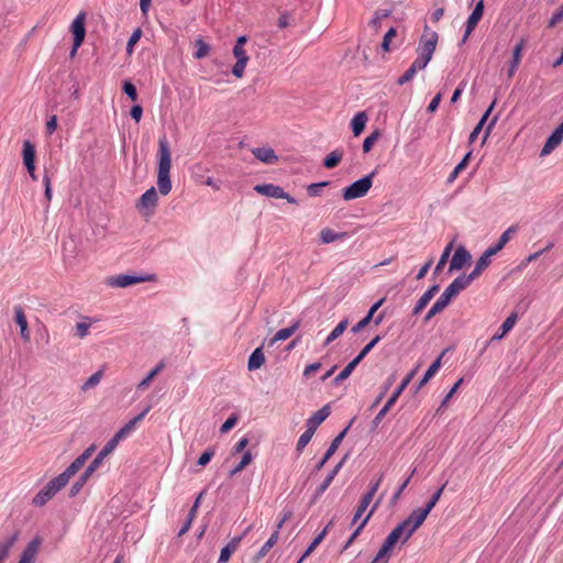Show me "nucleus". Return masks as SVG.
Instances as JSON below:
<instances>
[{
    "mask_svg": "<svg viewBox=\"0 0 563 563\" xmlns=\"http://www.w3.org/2000/svg\"><path fill=\"white\" fill-rule=\"evenodd\" d=\"M375 174L376 170H373L368 175L363 176L345 187L342 190V198L347 201L364 197L373 185V177Z\"/></svg>",
    "mask_w": 563,
    "mask_h": 563,
    "instance_id": "20e7f679",
    "label": "nucleus"
},
{
    "mask_svg": "<svg viewBox=\"0 0 563 563\" xmlns=\"http://www.w3.org/2000/svg\"><path fill=\"white\" fill-rule=\"evenodd\" d=\"M411 523L406 518L404 521H401L399 525L396 526V528H400V531L404 536L402 543L407 542V540L413 534L415 531H411L410 529Z\"/></svg>",
    "mask_w": 563,
    "mask_h": 563,
    "instance_id": "052dcab7",
    "label": "nucleus"
},
{
    "mask_svg": "<svg viewBox=\"0 0 563 563\" xmlns=\"http://www.w3.org/2000/svg\"><path fill=\"white\" fill-rule=\"evenodd\" d=\"M391 14V10L389 9H378L374 12V15L369 22L372 26L375 29L380 26L382 20L388 18Z\"/></svg>",
    "mask_w": 563,
    "mask_h": 563,
    "instance_id": "8fccbe9b",
    "label": "nucleus"
},
{
    "mask_svg": "<svg viewBox=\"0 0 563 563\" xmlns=\"http://www.w3.org/2000/svg\"><path fill=\"white\" fill-rule=\"evenodd\" d=\"M397 34V30L391 26L389 27V30L385 33L384 37H383V42H382V49L384 52H388L390 49L389 45H390V41L393 37H395Z\"/></svg>",
    "mask_w": 563,
    "mask_h": 563,
    "instance_id": "680f3d73",
    "label": "nucleus"
},
{
    "mask_svg": "<svg viewBox=\"0 0 563 563\" xmlns=\"http://www.w3.org/2000/svg\"><path fill=\"white\" fill-rule=\"evenodd\" d=\"M442 355H443V353L439 357H437L432 362V364L428 367L423 377L421 378V380L419 382V384L416 387L417 390L420 389L424 384H427L439 371V368L441 367Z\"/></svg>",
    "mask_w": 563,
    "mask_h": 563,
    "instance_id": "c9c22d12",
    "label": "nucleus"
},
{
    "mask_svg": "<svg viewBox=\"0 0 563 563\" xmlns=\"http://www.w3.org/2000/svg\"><path fill=\"white\" fill-rule=\"evenodd\" d=\"M165 363L158 362L157 365L137 384V389L143 390L148 387L151 382L163 371Z\"/></svg>",
    "mask_w": 563,
    "mask_h": 563,
    "instance_id": "58836bf2",
    "label": "nucleus"
},
{
    "mask_svg": "<svg viewBox=\"0 0 563 563\" xmlns=\"http://www.w3.org/2000/svg\"><path fill=\"white\" fill-rule=\"evenodd\" d=\"M157 191L154 187H151L144 194H142L136 203V208L140 212H142L144 209L153 210L157 205Z\"/></svg>",
    "mask_w": 563,
    "mask_h": 563,
    "instance_id": "a211bd4d",
    "label": "nucleus"
},
{
    "mask_svg": "<svg viewBox=\"0 0 563 563\" xmlns=\"http://www.w3.org/2000/svg\"><path fill=\"white\" fill-rule=\"evenodd\" d=\"M368 120L367 114L362 111L357 112L351 120V129L355 136H358L365 129L366 122Z\"/></svg>",
    "mask_w": 563,
    "mask_h": 563,
    "instance_id": "f704fd0d",
    "label": "nucleus"
},
{
    "mask_svg": "<svg viewBox=\"0 0 563 563\" xmlns=\"http://www.w3.org/2000/svg\"><path fill=\"white\" fill-rule=\"evenodd\" d=\"M101 377H102V372L101 371H98L96 373H93L82 385V389L84 390H87V389H90L95 386H97L100 380H101Z\"/></svg>",
    "mask_w": 563,
    "mask_h": 563,
    "instance_id": "bf43d9fd",
    "label": "nucleus"
},
{
    "mask_svg": "<svg viewBox=\"0 0 563 563\" xmlns=\"http://www.w3.org/2000/svg\"><path fill=\"white\" fill-rule=\"evenodd\" d=\"M523 46H525V40H520L515 46H514V49H512V59L510 62V65H509V69H508V77L511 78L519 64H520V59H521V53H522V49H523Z\"/></svg>",
    "mask_w": 563,
    "mask_h": 563,
    "instance_id": "c85d7f7f",
    "label": "nucleus"
},
{
    "mask_svg": "<svg viewBox=\"0 0 563 563\" xmlns=\"http://www.w3.org/2000/svg\"><path fill=\"white\" fill-rule=\"evenodd\" d=\"M430 512H428L424 508H417L413 509L410 515L407 517V519L411 523V531H416L426 520Z\"/></svg>",
    "mask_w": 563,
    "mask_h": 563,
    "instance_id": "c756f323",
    "label": "nucleus"
},
{
    "mask_svg": "<svg viewBox=\"0 0 563 563\" xmlns=\"http://www.w3.org/2000/svg\"><path fill=\"white\" fill-rule=\"evenodd\" d=\"M452 247H453V242H450L443 250L441 256H440V260L434 268V272L433 274L437 275L439 274L442 268L444 267V265L446 264L448 260H449V256L451 254V251H452Z\"/></svg>",
    "mask_w": 563,
    "mask_h": 563,
    "instance_id": "09e8293b",
    "label": "nucleus"
},
{
    "mask_svg": "<svg viewBox=\"0 0 563 563\" xmlns=\"http://www.w3.org/2000/svg\"><path fill=\"white\" fill-rule=\"evenodd\" d=\"M484 9H485V4H484V0H479L473 11L471 12V14L468 15L467 20H466V23H465V30H466V36H470L472 34V32L475 30V27L477 26L478 22L481 21L483 14H484Z\"/></svg>",
    "mask_w": 563,
    "mask_h": 563,
    "instance_id": "2eb2a0df",
    "label": "nucleus"
},
{
    "mask_svg": "<svg viewBox=\"0 0 563 563\" xmlns=\"http://www.w3.org/2000/svg\"><path fill=\"white\" fill-rule=\"evenodd\" d=\"M347 323H349L347 319L341 320L336 324V327L331 331V333L328 335V338L325 339L324 345H329L334 340H336L340 335H342L343 332L345 331L346 327H347Z\"/></svg>",
    "mask_w": 563,
    "mask_h": 563,
    "instance_id": "37998d69",
    "label": "nucleus"
},
{
    "mask_svg": "<svg viewBox=\"0 0 563 563\" xmlns=\"http://www.w3.org/2000/svg\"><path fill=\"white\" fill-rule=\"evenodd\" d=\"M154 279V275H130L120 274L109 279L108 285L111 287L125 288L143 282H151Z\"/></svg>",
    "mask_w": 563,
    "mask_h": 563,
    "instance_id": "6e6552de",
    "label": "nucleus"
},
{
    "mask_svg": "<svg viewBox=\"0 0 563 563\" xmlns=\"http://www.w3.org/2000/svg\"><path fill=\"white\" fill-rule=\"evenodd\" d=\"M378 503L379 500H377L375 503V505L373 506V508L369 510V512L364 517V519L362 520V522L357 526V528L354 530V532L350 536V538L346 540V542L344 543L343 548H342V551H345L347 550L351 544L354 542V540L357 538V536L360 534V532L363 530V528L366 526V523L368 522V520L371 519L372 515L374 514L375 509L377 508L378 506Z\"/></svg>",
    "mask_w": 563,
    "mask_h": 563,
    "instance_id": "473e14b6",
    "label": "nucleus"
},
{
    "mask_svg": "<svg viewBox=\"0 0 563 563\" xmlns=\"http://www.w3.org/2000/svg\"><path fill=\"white\" fill-rule=\"evenodd\" d=\"M563 21V3L559 7V9L552 14L548 22V27L552 29L556 26L560 22Z\"/></svg>",
    "mask_w": 563,
    "mask_h": 563,
    "instance_id": "0e129e2a",
    "label": "nucleus"
},
{
    "mask_svg": "<svg viewBox=\"0 0 563 563\" xmlns=\"http://www.w3.org/2000/svg\"><path fill=\"white\" fill-rule=\"evenodd\" d=\"M354 368L347 364L333 379L334 385L341 384L344 379L350 377V375L353 373Z\"/></svg>",
    "mask_w": 563,
    "mask_h": 563,
    "instance_id": "338daca9",
    "label": "nucleus"
},
{
    "mask_svg": "<svg viewBox=\"0 0 563 563\" xmlns=\"http://www.w3.org/2000/svg\"><path fill=\"white\" fill-rule=\"evenodd\" d=\"M418 368H413L412 371H410L406 376L405 378L402 379V382L400 383V385L394 390L393 395L388 398V400L386 401V404L382 407V409L378 411V413L376 415V417L373 419L372 421V426L373 428H377L378 424L382 422V420L384 419V417L386 416V413L389 411V409L396 404V401L398 400V398L400 397V395L402 394V391L406 389V387L410 384V382L412 380V378L415 377L416 373H417Z\"/></svg>",
    "mask_w": 563,
    "mask_h": 563,
    "instance_id": "39448f33",
    "label": "nucleus"
},
{
    "mask_svg": "<svg viewBox=\"0 0 563 563\" xmlns=\"http://www.w3.org/2000/svg\"><path fill=\"white\" fill-rule=\"evenodd\" d=\"M472 156V151L467 152L462 161L454 167V169L451 172V174L448 177V183H453L459 174L465 169V167L468 165V162Z\"/></svg>",
    "mask_w": 563,
    "mask_h": 563,
    "instance_id": "79ce46f5",
    "label": "nucleus"
},
{
    "mask_svg": "<svg viewBox=\"0 0 563 563\" xmlns=\"http://www.w3.org/2000/svg\"><path fill=\"white\" fill-rule=\"evenodd\" d=\"M385 301V298L379 299L376 301L367 311L364 318H362L353 328L352 332L354 334L358 333L362 329H364L374 318L375 312L379 309V307Z\"/></svg>",
    "mask_w": 563,
    "mask_h": 563,
    "instance_id": "a878e982",
    "label": "nucleus"
},
{
    "mask_svg": "<svg viewBox=\"0 0 563 563\" xmlns=\"http://www.w3.org/2000/svg\"><path fill=\"white\" fill-rule=\"evenodd\" d=\"M379 136H380L379 130H375L368 136H366L365 140L363 141V145H362L363 152L368 153Z\"/></svg>",
    "mask_w": 563,
    "mask_h": 563,
    "instance_id": "603ef678",
    "label": "nucleus"
},
{
    "mask_svg": "<svg viewBox=\"0 0 563 563\" xmlns=\"http://www.w3.org/2000/svg\"><path fill=\"white\" fill-rule=\"evenodd\" d=\"M122 91L132 100L137 99V90L133 82L125 80L122 85Z\"/></svg>",
    "mask_w": 563,
    "mask_h": 563,
    "instance_id": "4d7b16f0",
    "label": "nucleus"
},
{
    "mask_svg": "<svg viewBox=\"0 0 563 563\" xmlns=\"http://www.w3.org/2000/svg\"><path fill=\"white\" fill-rule=\"evenodd\" d=\"M252 154L258 161L265 164H275L278 161V156L275 154L272 147H256L252 150Z\"/></svg>",
    "mask_w": 563,
    "mask_h": 563,
    "instance_id": "393cba45",
    "label": "nucleus"
},
{
    "mask_svg": "<svg viewBox=\"0 0 563 563\" xmlns=\"http://www.w3.org/2000/svg\"><path fill=\"white\" fill-rule=\"evenodd\" d=\"M22 154L27 173L35 178V147L30 141H24Z\"/></svg>",
    "mask_w": 563,
    "mask_h": 563,
    "instance_id": "dca6fc26",
    "label": "nucleus"
},
{
    "mask_svg": "<svg viewBox=\"0 0 563 563\" xmlns=\"http://www.w3.org/2000/svg\"><path fill=\"white\" fill-rule=\"evenodd\" d=\"M432 298L424 292L419 300L416 302L413 309H412V316H418L430 302Z\"/></svg>",
    "mask_w": 563,
    "mask_h": 563,
    "instance_id": "13d9d810",
    "label": "nucleus"
},
{
    "mask_svg": "<svg viewBox=\"0 0 563 563\" xmlns=\"http://www.w3.org/2000/svg\"><path fill=\"white\" fill-rule=\"evenodd\" d=\"M464 289L466 288L461 286V283L454 278L453 282L444 289L441 296L432 305V307L428 310L424 316V322L430 321L435 314L444 310L449 306L452 298H454Z\"/></svg>",
    "mask_w": 563,
    "mask_h": 563,
    "instance_id": "7ed1b4c3",
    "label": "nucleus"
},
{
    "mask_svg": "<svg viewBox=\"0 0 563 563\" xmlns=\"http://www.w3.org/2000/svg\"><path fill=\"white\" fill-rule=\"evenodd\" d=\"M196 46H197V51L195 53V57L197 59H201L208 55V53L210 51V46L202 38H198L196 41Z\"/></svg>",
    "mask_w": 563,
    "mask_h": 563,
    "instance_id": "864d4df0",
    "label": "nucleus"
},
{
    "mask_svg": "<svg viewBox=\"0 0 563 563\" xmlns=\"http://www.w3.org/2000/svg\"><path fill=\"white\" fill-rule=\"evenodd\" d=\"M563 140V121L559 124V126L550 134L547 139L542 150L541 155L550 154Z\"/></svg>",
    "mask_w": 563,
    "mask_h": 563,
    "instance_id": "f3484780",
    "label": "nucleus"
},
{
    "mask_svg": "<svg viewBox=\"0 0 563 563\" xmlns=\"http://www.w3.org/2000/svg\"><path fill=\"white\" fill-rule=\"evenodd\" d=\"M347 232H335L329 228L322 229L319 233L320 241L323 244H329L338 240H344L347 238Z\"/></svg>",
    "mask_w": 563,
    "mask_h": 563,
    "instance_id": "72a5a7b5",
    "label": "nucleus"
},
{
    "mask_svg": "<svg viewBox=\"0 0 563 563\" xmlns=\"http://www.w3.org/2000/svg\"><path fill=\"white\" fill-rule=\"evenodd\" d=\"M251 531V527H247L245 531L238 537H233L227 545L221 549L218 563H227L230 560L232 553L239 548L243 538Z\"/></svg>",
    "mask_w": 563,
    "mask_h": 563,
    "instance_id": "f8f14e48",
    "label": "nucleus"
},
{
    "mask_svg": "<svg viewBox=\"0 0 563 563\" xmlns=\"http://www.w3.org/2000/svg\"><path fill=\"white\" fill-rule=\"evenodd\" d=\"M142 36V30L140 27L135 29L132 34L130 35L128 43H126V54L132 55L134 52L135 44L140 41Z\"/></svg>",
    "mask_w": 563,
    "mask_h": 563,
    "instance_id": "3c124183",
    "label": "nucleus"
},
{
    "mask_svg": "<svg viewBox=\"0 0 563 563\" xmlns=\"http://www.w3.org/2000/svg\"><path fill=\"white\" fill-rule=\"evenodd\" d=\"M95 445L87 448L79 456H77L70 465L58 476L67 484L69 479L85 465L87 460L92 455Z\"/></svg>",
    "mask_w": 563,
    "mask_h": 563,
    "instance_id": "1a4fd4ad",
    "label": "nucleus"
},
{
    "mask_svg": "<svg viewBox=\"0 0 563 563\" xmlns=\"http://www.w3.org/2000/svg\"><path fill=\"white\" fill-rule=\"evenodd\" d=\"M517 232V225H510L498 239V241L486 249V252L489 255H495L499 251H501L505 245L508 243V241L511 239V235Z\"/></svg>",
    "mask_w": 563,
    "mask_h": 563,
    "instance_id": "5701e85b",
    "label": "nucleus"
},
{
    "mask_svg": "<svg viewBox=\"0 0 563 563\" xmlns=\"http://www.w3.org/2000/svg\"><path fill=\"white\" fill-rule=\"evenodd\" d=\"M100 466L96 461L88 465V467L84 471V473L79 476V478L71 485L69 489V496L75 497L82 489L88 478L93 474V472Z\"/></svg>",
    "mask_w": 563,
    "mask_h": 563,
    "instance_id": "4468645a",
    "label": "nucleus"
},
{
    "mask_svg": "<svg viewBox=\"0 0 563 563\" xmlns=\"http://www.w3.org/2000/svg\"><path fill=\"white\" fill-rule=\"evenodd\" d=\"M517 313H510L506 320L501 323L497 333H495L492 338L493 341L501 340L516 324Z\"/></svg>",
    "mask_w": 563,
    "mask_h": 563,
    "instance_id": "2f4dec72",
    "label": "nucleus"
},
{
    "mask_svg": "<svg viewBox=\"0 0 563 563\" xmlns=\"http://www.w3.org/2000/svg\"><path fill=\"white\" fill-rule=\"evenodd\" d=\"M396 377L395 375H390L386 380L385 383L380 386V391L379 394L377 395V397L375 398V400L373 401L372 406H371V409L377 407L380 401L383 400V398L385 397V395L387 394V391L389 390V388L393 386L394 382H395Z\"/></svg>",
    "mask_w": 563,
    "mask_h": 563,
    "instance_id": "c03bdc74",
    "label": "nucleus"
},
{
    "mask_svg": "<svg viewBox=\"0 0 563 563\" xmlns=\"http://www.w3.org/2000/svg\"><path fill=\"white\" fill-rule=\"evenodd\" d=\"M490 257L486 251L481 255V257L476 261L474 269L468 275H460L456 279L461 283V286L465 288L476 279L490 264Z\"/></svg>",
    "mask_w": 563,
    "mask_h": 563,
    "instance_id": "0eeeda50",
    "label": "nucleus"
},
{
    "mask_svg": "<svg viewBox=\"0 0 563 563\" xmlns=\"http://www.w3.org/2000/svg\"><path fill=\"white\" fill-rule=\"evenodd\" d=\"M343 157V152L339 150H334L323 159V166L328 169L334 168L338 166L340 161Z\"/></svg>",
    "mask_w": 563,
    "mask_h": 563,
    "instance_id": "a18cd8bd",
    "label": "nucleus"
},
{
    "mask_svg": "<svg viewBox=\"0 0 563 563\" xmlns=\"http://www.w3.org/2000/svg\"><path fill=\"white\" fill-rule=\"evenodd\" d=\"M330 181H320V183H313L310 184L307 187V192L310 197H318L321 194V188L329 186Z\"/></svg>",
    "mask_w": 563,
    "mask_h": 563,
    "instance_id": "5fc2aeb1",
    "label": "nucleus"
},
{
    "mask_svg": "<svg viewBox=\"0 0 563 563\" xmlns=\"http://www.w3.org/2000/svg\"><path fill=\"white\" fill-rule=\"evenodd\" d=\"M172 158L169 144L166 136L158 141V167H157V187L161 195L166 196L172 190L170 172Z\"/></svg>",
    "mask_w": 563,
    "mask_h": 563,
    "instance_id": "f257e3e1",
    "label": "nucleus"
},
{
    "mask_svg": "<svg viewBox=\"0 0 563 563\" xmlns=\"http://www.w3.org/2000/svg\"><path fill=\"white\" fill-rule=\"evenodd\" d=\"M446 486V483L443 484L437 492H434L431 496V498L429 499V501L426 504V506L423 507L424 509L428 510V512H430L433 507L437 505V503L439 501V499L441 498V495L444 490Z\"/></svg>",
    "mask_w": 563,
    "mask_h": 563,
    "instance_id": "6e6d98bb",
    "label": "nucleus"
},
{
    "mask_svg": "<svg viewBox=\"0 0 563 563\" xmlns=\"http://www.w3.org/2000/svg\"><path fill=\"white\" fill-rule=\"evenodd\" d=\"M254 190L263 196L280 199L284 195V188L274 184H261L254 187Z\"/></svg>",
    "mask_w": 563,
    "mask_h": 563,
    "instance_id": "b1692460",
    "label": "nucleus"
},
{
    "mask_svg": "<svg viewBox=\"0 0 563 563\" xmlns=\"http://www.w3.org/2000/svg\"><path fill=\"white\" fill-rule=\"evenodd\" d=\"M438 38V33L430 30L428 25H424L423 33L417 47L418 56L410 65V68H413L416 73L428 66L435 51Z\"/></svg>",
    "mask_w": 563,
    "mask_h": 563,
    "instance_id": "f03ea898",
    "label": "nucleus"
},
{
    "mask_svg": "<svg viewBox=\"0 0 563 563\" xmlns=\"http://www.w3.org/2000/svg\"><path fill=\"white\" fill-rule=\"evenodd\" d=\"M252 460H253V456H252L251 452L250 451L244 452L240 463L229 472V476L233 477L238 473L242 472L252 462Z\"/></svg>",
    "mask_w": 563,
    "mask_h": 563,
    "instance_id": "49530a36",
    "label": "nucleus"
},
{
    "mask_svg": "<svg viewBox=\"0 0 563 563\" xmlns=\"http://www.w3.org/2000/svg\"><path fill=\"white\" fill-rule=\"evenodd\" d=\"M67 484L62 477L52 478L33 498L32 504L42 507L47 504Z\"/></svg>",
    "mask_w": 563,
    "mask_h": 563,
    "instance_id": "423d86ee",
    "label": "nucleus"
},
{
    "mask_svg": "<svg viewBox=\"0 0 563 563\" xmlns=\"http://www.w3.org/2000/svg\"><path fill=\"white\" fill-rule=\"evenodd\" d=\"M41 540L38 538L32 539L23 550L21 558L22 560L33 563L38 552Z\"/></svg>",
    "mask_w": 563,
    "mask_h": 563,
    "instance_id": "7c9ffc66",
    "label": "nucleus"
},
{
    "mask_svg": "<svg viewBox=\"0 0 563 563\" xmlns=\"http://www.w3.org/2000/svg\"><path fill=\"white\" fill-rule=\"evenodd\" d=\"M238 423V416L235 413H232L221 426L220 431L222 433L229 432L231 429L235 427Z\"/></svg>",
    "mask_w": 563,
    "mask_h": 563,
    "instance_id": "774afa93",
    "label": "nucleus"
},
{
    "mask_svg": "<svg viewBox=\"0 0 563 563\" xmlns=\"http://www.w3.org/2000/svg\"><path fill=\"white\" fill-rule=\"evenodd\" d=\"M232 53L236 58L235 64L232 67V75L236 78H242L245 71V67L249 63V55L244 48L233 47Z\"/></svg>",
    "mask_w": 563,
    "mask_h": 563,
    "instance_id": "ddd939ff",
    "label": "nucleus"
},
{
    "mask_svg": "<svg viewBox=\"0 0 563 563\" xmlns=\"http://www.w3.org/2000/svg\"><path fill=\"white\" fill-rule=\"evenodd\" d=\"M118 444H119V441L115 438L112 437L104 444V446L99 451V453L93 459V461H96L98 464L101 465V463L104 460V457H107L111 452H113L115 450V448L118 446Z\"/></svg>",
    "mask_w": 563,
    "mask_h": 563,
    "instance_id": "ea45409f",
    "label": "nucleus"
},
{
    "mask_svg": "<svg viewBox=\"0 0 563 563\" xmlns=\"http://www.w3.org/2000/svg\"><path fill=\"white\" fill-rule=\"evenodd\" d=\"M298 327H299V321H295L291 325L278 330L275 333V335L273 336V339L271 340L269 345H273L277 341L287 340L288 338H290L294 334V332L298 329Z\"/></svg>",
    "mask_w": 563,
    "mask_h": 563,
    "instance_id": "e433bc0d",
    "label": "nucleus"
},
{
    "mask_svg": "<svg viewBox=\"0 0 563 563\" xmlns=\"http://www.w3.org/2000/svg\"><path fill=\"white\" fill-rule=\"evenodd\" d=\"M14 321L16 322V324L20 328V334H21L22 340L24 342L30 341L31 335H30L29 324H27V320H26L24 310L21 306L14 307Z\"/></svg>",
    "mask_w": 563,
    "mask_h": 563,
    "instance_id": "4be33fe9",
    "label": "nucleus"
},
{
    "mask_svg": "<svg viewBox=\"0 0 563 563\" xmlns=\"http://www.w3.org/2000/svg\"><path fill=\"white\" fill-rule=\"evenodd\" d=\"M471 260H472L471 253L466 250L465 246L460 245L455 250L453 257L450 262L449 273L462 269L464 266L470 264Z\"/></svg>",
    "mask_w": 563,
    "mask_h": 563,
    "instance_id": "9b49d317",
    "label": "nucleus"
},
{
    "mask_svg": "<svg viewBox=\"0 0 563 563\" xmlns=\"http://www.w3.org/2000/svg\"><path fill=\"white\" fill-rule=\"evenodd\" d=\"M330 405H324L307 420V429L316 432L317 428L330 416Z\"/></svg>",
    "mask_w": 563,
    "mask_h": 563,
    "instance_id": "412c9836",
    "label": "nucleus"
},
{
    "mask_svg": "<svg viewBox=\"0 0 563 563\" xmlns=\"http://www.w3.org/2000/svg\"><path fill=\"white\" fill-rule=\"evenodd\" d=\"M332 526V521H330L312 540V542L309 544V547L306 549L301 558L298 560L297 563H302V561L309 556L314 549L321 543V541L325 538V536L329 532L330 527Z\"/></svg>",
    "mask_w": 563,
    "mask_h": 563,
    "instance_id": "cd10ccee",
    "label": "nucleus"
},
{
    "mask_svg": "<svg viewBox=\"0 0 563 563\" xmlns=\"http://www.w3.org/2000/svg\"><path fill=\"white\" fill-rule=\"evenodd\" d=\"M314 432L313 430L306 429V431L299 437L297 444H296V451L298 454H301L303 449L307 446V444L311 441Z\"/></svg>",
    "mask_w": 563,
    "mask_h": 563,
    "instance_id": "de8ad7c7",
    "label": "nucleus"
},
{
    "mask_svg": "<svg viewBox=\"0 0 563 563\" xmlns=\"http://www.w3.org/2000/svg\"><path fill=\"white\" fill-rule=\"evenodd\" d=\"M216 451L213 448H208L198 459L197 464L199 466H206L210 463L211 459L213 457Z\"/></svg>",
    "mask_w": 563,
    "mask_h": 563,
    "instance_id": "69168bd1",
    "label": "nucleus"
},
{
    "mask_svg": "<svg viewBox=\"0 0 563 563\" xmlns=\"http://www.w3.org/2000/svg\"><path fill=\"white\" fill-rule=\"evenodd\" d=\"M18 536H19V533L15 532L9 539L0 542V563H4L5 559L9 555L11 548L18 540Z\"/></svg>",
    "mask_w": 563,
    "mask_h": 563,
    "instance_id": "a19ab883",
    "label": "nucleus"
},
{
    "mask_svg": "<svg viewBox=\"0 0 563 563\" xmlns=\"http://www.w3.org/2000/svg\"><path fill=\"white\" fill-rule=\"evenodd\" d=\"M330 485H331L330 482H328L327 479H323V482L316 488V490L311 497L310 505H313L314 503H317V500L329 488Z\"/></svg>",
    "mask_w": 563,
    "mask_h": 563,
    "instance_id": "e2e57ef3",
    "label": "nucleus"
},
{
    "mask_svg": "<svg viewBox=\"0 0 563 563\" xmlns=\"http://www.w3.org/2000/svg\"><path fill=\"white\" fill-rule=\"evenodd\" d=\"M264 363H265V355L263 352V346H258L249 356L247 369L250 372L256 371V369L261 368L264 365Z\"/></svg>",
    "mask_w": 563,
    "mask_h": 563,
    "instance_id": "bb28decb",
    "label": "nucleus"
},
{
    "mask_svg": "<svg viewBox=\"0 0 563 563\" xmlns=\"http://www.w3.org/2000/svg\"><path fill=\"white\" fill-rule=\"evenodd\" d=\"M353 421H354V419L332 440L330 446L325 451L322 459L316 464V466H314L316 472L320 471L324 466V464L330 460V457L335 453V451L338 450L342 440L344 439L347 430L352 426Z\"/></svg>",
    "mask_w": 563,
    "mask_h": 563,
    "instance_id": "9d476101",
    "label": "nucleus"
},
{
    "mask_svg": "<svg viewBox=\"0 0 563 563\" xmlns=\"http://www.w3.org/2000/svg\"><path fill=\"white\" fill-rule=\"evenodd\" d=\"M85 20H86V13L80 12L78 15L74 19L70 31L73 33L74 40L76 43H84L85 36H86V26H85Z\"/></svg>",
    "mask_w": 563,
    "mask_h": 563,
    "instance_id": "aec40b11",
    "label": "nucleus"
},
{
    "mask_svg": "<svg viewBox=\"0 0 563 563\" xmlns=\"http://www.w3.org/2000/svg\"><path fill=\"white\" fill-rule=\"evenodd\" d=\"M278 540V531H274L268 540L262 545V548L255 553L254 560L257 562L266 556L269 550L275 545Z\"/></svg>",
    "mask_w": 563,
    "mask_h": 563,
    "instance_id": "4c0bfd02",
    "label": "nucleus"
},
{
    "mask_svg": "<svg viewBox=\"0 0 563 563\" xmlns=\"http://www.w3.org/2000/svg\"><path fill=\"white\" fill-rule=\"evenodd\" d=\"M399 540H404V536L400 528L395 527L384 540L379 549V556H386Z\"/></svg>",
    "mask_w": 563,
    "mask_h": 563,
    "instance_id": "6ab92c4d",
    "label": "nucleus"
}]
</instances>
